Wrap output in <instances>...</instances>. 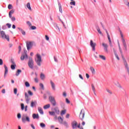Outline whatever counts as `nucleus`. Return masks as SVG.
<instances>
[{"label": "nucleus", "instance_id": "c85d7f7f", "mask_svg": "<svg viewBox=\"0 0 129 129\" xmlns=\"http://www.w3.org/2000/svg\"><path fill=\"white\" fill-rule=\"evenodd\" d=\"M0 33L2 38H4V37L6 36V33H5V31H2L1 32H0Z\"/></svg>", "mask_w": 129, "mask_h": 129}, {"label": "nucleus", "instance_id": "1a4fd4ad", "mask_svg": "<svg viewBox=\"0 0 129 129\" xmlns=\"http://www.w3.org/2000/svg\"><path fill=\"white\" fill-rule=\"evenodd\" d=\"M102 45L103 47H104V49L106 53H107L108 52V50L107 49V48L108 47V45H107V44H105V43H103Z\"/></svg>", "mask_w": 129, "mask_h": 129}, {"label": "nucleus", "instance_id": "c9c22d12", "mask_svg": "<svg viewBox=\"0 0 129 129\" xmlns=\"http://www.w3.org/2000/svg\"><path fill=\"white\" fill-rule=\"evenodd\" d=\"M65 113H66V110H63L61 111L60 114L61 115H63Z\"/></svg>", "mask_w": 129, "mask_h": 129}, {"label": "nucleus", "instance_id": "a19ab883", "mask_svg": "<svg viewBox=\"0 0 129 129\" xmlns=\"http://www.w3.org/2000/svg\"><path fill=\"white\" fill-rule=\"evenodd\" d=\"M8 9L9 10H12V9H13V5H12V4H9L8 5Z\"/></svg>", "mask_w": 129, "mask_h": 129}, {"label": "nucleus", "instance_id": "f8f14e48", "mask_svg": "<svg viewBox=\"0 0 129 129\" xmlns=\"http://www.w3.org/2000/svg\"><path fill=\"white\" fill-rule=\"evenodd\" d=\"M26 46H27V50H30V49H31V48L32 47V42H27Z\"/></svg>", "mask_w": 129, "mask_h": 129}, {"label": "nucleus", "instance_id": "8fccbe9b", "mask_svg": "<svg viewBox=\"0 0 129 129\" xmlns=\"http://www.w3.org/2000/svg\"><path fill=\"white\" fill-rule=\"evenodd\" d=\"M18 92V89L17 88L14 89V94H17Z\"/></svg>", "mask_w": 129, "mask_h": 129}, {"label": "nucleus", "instance_id": "f704fd0d", "mask_svg": "<svg viewBox=\"0 0 129 129\" xmlns=\"http://www.w3.org/2000/svg\"><path fill=\"white\" fill-rule=\"evenodd\" d=\"M39 85L40 86V87L42 88V90H44L45 89V88L44 87V85L42 83H40Z\"/></svg>", "mask_w": 129, "mask_h": 129}, {"label": "nucleus", "instance_id": "423d86ee", "mask_svg": "<svg viewBox=\"0 0 129 129\" xmlns=\"http://www.w3.org/2000/svg\"><path fill=\"white\" fill-rule=\"evenodd\" d=\"M58 119L60 123L64 124V125L66 126V127H68V123H67L66 121L63 122V118H62V117L59 116L58 117Z\"/></svg>", "mask_w": 129, "mask_h": 129}, {"label": "nucleus", "instance_id": "7ed1b4c3", "mask_svg": "<svg viewBox=\"0 0 129 129\" xmlns=\"http://www.w3.org/2000/svg\"><path fill=\"white\" fill-rule=\"evenodd\" d=\"M28 66L29 68H31V69H33V68H34V60H33V58H32V57L29 58Z\"/></svg>", "mask_w": 129, "mask_h": 129}, {"label": "nucleus", "instance_id": "ea45409f", "mask_svg": "<svg viewBox=\"0 0 129 129\" xmlns=\"http://www.w3.org/2000/svg\"><path fill=\"white\" fill-rule=\"evenodd\" d=\"M25 86L26 87H30V84L28 82H25Z\"/></svg>", "mask_w": 129, "mask_h": 129}, {"label": "nucleus", "instance_id": "473e14b6", "mask_svg": "<svg viewBox=\"0 0 129 129\" xmlns=\"http://www.w3.org/2000/svg\"><path fill=\"white\" fill-rule=\"evenodd\" d=\"M92 89L94 93H95V87H94V84H92Z\"/></svg>", "mask_w": 129, "mask_h": 129}, {"label": "nucleus", "instance_id": "72a5a7b5", "mask_svg": "<svg viewBox=\"0 0 129 129\" xmlns=\"http://www.w3.org/2000/svg\"><path fill=\"white\" fill-rule=\"evenodd\" d=\"M16 66H17L16 64H12L11 69H12V70H15V69H16Z\"/></svg>", "mask_w": 129, "mask_h": 129}, {"label": "nucleus", "instance_id": "49530a36", "mask_svg": "<svg viewBox=\"0 0 129 129\" xmlns=\"http://www.w3.org/2000/svg\"><path fill=\"white\" fill-rule=\"evenodd\" d=\"M28 94L30 95L31 96H32L33 95V92H32L31 91H28Z\"/></svg>", "mask_w": 129, "mask_h": 129}, {"label": "nucleus", "instance_id": "a878e982", "mask_svg": "<svg viewBox=\"0 0 129 129\" xmlns=\"http://www.w3.org/2000/svg\"><path fill=\"white\" fill-rule=\"evenodd\" d=\"M4 39H6L8 41V42H10V36L9 35H6L5 36L3 37Z\"/></svg>", "mask_w": 129, "mask_h": 129}, {"label": "nucleus", "instance_id": "9d476101", "mask_svg": "<svg viewBox=\"0 0 129 129\" xmlns=\"http://www.w3.org/2000/svg\"><path fill=\"white\" fill-rule=\"evenodd\" d=\"M105 31L107 34V38H108V40L109 41V43L110 44V45H111V40L110 39V36H109V34L108 33V32H107V30L105 29Z\"/></svg>", "mask_w": 129, "mask_h": 129}, {"label": "nucleus", "instance_id": "e433bc0d", "mask_svg": "<svg viewBox=\"0 0 129 129\" xmlns=\"http://www.w3.org/2000/svg\"><path fill=\"white\" fill-rule=\"evenodd\" d=\"M49 114H50V115H55V114H56L55 113V112H54V111H49Z\"/></svg>", "mask_w": 129, "mask_h": 129}, {"label": "nucleus", "instance_id": "2f4dec72", "mask_svg": "<svg viewBox=\"0 0 129 129\" xmlns=\"http://www.w3.org/2000/svg\"><path fill=\"white\" fill-rule=\"evenodd\" d=\"M58 8L60 13H62V6H61V4L60 3L58 4Z\"/></svg>", "mask_w": 129, "mask_h": 129}, {"label": "nucleus", "instance_id": "f3484780", "mask_svg": "<svg viewBox=\"0 0 129 129\" xmlns=\"http://www.w3.org/2000/svg\"><path fill=\"white\" fill-rule=\"evenodd\" d=\"M38 110L40 114H44V111H43V109L41 107H38Z\"/></svg>", "mask_w": 129, "mask_h": 129}, {"label": "nucleus", "instance_id": "680f3d73", "mask_svg": "<svg viewBox=\"0 0 129 129\" xmlns=\"http://www.w3.org/2000/svg\"><path fill=\"white\" fill-rule=\"evenodd\" d=\"M63 95L64 96V97H66V96H67V94L66 93V92L63 93Z\"/></svg>", "mask_w": 129, "mask_h": 129}, {"label": "nucleus", "instance_id": "cd10ccee", "mask_svg": "<svg viewBox=\"0 0 129 129\" xmlns=\"http://www.w3.org/2000/svg\"><path fill=\"white\" fill-rule=\"evenodd\" d=\"M36 105V101H32L31 103V107H34Z\"/></svg>", "mask_w": 129, "mask_h": 129}, {"label": "nucleus", "instance_id": "79ce46f5", "mask_svg": "<svg viewBox=\"0 0 129 129\" xmlns=\"http://www.w3.org/2000/svg\"><path fill=\"white\" fill-rule=\"evenodd\" d=\"M97 30L98 32L100 33V35H102V32H101V31H100V29L99 28H98Z\"/></svg>", "mask_w": 129, "mask_h": 129}, {"label": "nucleus", "instance_id": "a18cd8bd", "mask_svg": "<svg viewBox=\"0 0 129 129\" xmlns=\"http://www.w3.org/2000/svg\"><path fill=\"white\" fill-rule=\"evenodd\" d=\"M11 20H12V22H15V21H16V17H11Z\"/></svg>", "mask_w": 129, "mask_h": 129}, {"label": "nucleus", "instance_id": "58836bf2", "mask_svg": "<svg viewBox=\"0 0 129 129\" xmlns=\"http://www.w3.org/2000/svg\"><path fill=\"white\" fill-rule=\"evenodd\" d=\"M40 125L41 127H42V128L45 127V126H46V125H45V124L43 123H40Z\"/></svg>", "mask_w": 129, "mask_h": 129}, {"label": "nucleus", "instance_id": "de8ad7c7", "mask_svg": "<svg viewBox=\"0 0 129 129\" xmlns=\"http://www.w3.org/2000/svg\"><path fill=\"white\" fill-rule=\"evenodd\" d=\"M6 26H7V27H8L9 29H10V28H11V27H12V25L11 24H10L9 23H7L6 24Z\"/></svg>", "mask_w": 129, "mask_h": 129}, {"label": "nucleus", "instance_id": "39448f33", "mask_svg": "<svg viewBox=\"0 0 129 129\" xmlns=\"http://www.w3.org/2000/svg\"><path fill=\"white\" fill-rule=\"evenodd\" d=\"M120 33L121 35V37L122 38V42L123 45L125 48V50L126 51V50H127L126 43H125V40H124V38H123V36L122 35V32H121V31L120 30Z\"/></svg>", "mask_w": 129, "mask_h": 129}, {"label": "nucleus", "instance_id": "2eb2a0df", "mask_svg": "<svg viewBox=\"0 0 129 129\" xmlns=\"http://www.w3.org/2000/svg\"><path fill=\"white\" fill-rule=\"evenodd\" d=\"M32 117L34 119H35V118H37V119H39V116L38 114H33Z\"/></svg>", "mask_w": 129, "mask_h": 129}, {"label": "nucleus", "instance_id": "4be33fe9", "mask_svg": "<svg viewBox=\"0 0 129 129\" xmlns=\"http://www.w3.org/2000/svg\"><path fill=\"white\" fill-rule=\"evenodd\" d=\"M99 58H100V59L103 60L104 61H105V60H106V57H105V56L104 55H99Z\"/></svg>", "mask_w": 129, "mask_h": 129}, {"label": "nucleus", "instance_id": "ddd939ff", "mask_svg": "<svg viewBox=\"0 0 129 129\" xmlns=\"http://www.w3.org/2000/svg\"><path fill=\"white\" fill-rule=\"evenodd\" d=\"M53 111L55 114H59L60 113V110H59V108H58V107L54 108L53 109Z\"/></svg>", "mask_w": 129, "mask_h": 129}, {"label": "nucleus", "instance_id": "bb28decb", "mask_svg": "<svg viewBox=\"0 0 129 129\" xmlns=\"http://www.w3.org/2000/svg\"><path fill=\"white\" fill-rule=\"evenodd\" d=\"M50 104H48L47 105H44L43 107V108L44 109H47V108H50Z\"/></svg>", "mask_w": 129, "mask_h": 129}, {"label": "nucleus", "instance_id": "052dcab7", "mask_svg": "<svg viewBox=\"0 0 129 129\" xmlns=\"http://www.w3.org/2000/svg\"><path fill=\"white\" fill-rule=\"evenodd\" d=\"M17 117H18V118H21V114L20 113H18L17 114Z\"/></svg>", "mask_w": 129, "mask_h": 129}, {"label": "nucleus", "instance_id": "37998d69", "mask_svg": "<svg viewBox=\"0 0 129 129\" xmlns=\"http://www.w3.org/2000/svg\"><path fill=\"white\" fill-rule=\"evenodd\" d=\"M70 5H71V6H75L76 5V3H75V1L71 2L70 3Z\"/></svg>", "mask_w": 129, "mask_h": 129}, {"label": "nucleus", "instance_id": "f03ea898", "mask_svg": "<svg viewBox=\"0 0 129 129\" xmlns=\"http://www.w3.org/2000/svg\"><path fill=\"white\" fill-rule=\"evenodd\" d=\"M48 99L50 102H51V104L53 105V106H55V105H56V100H55V97L52 96H49L48 97Z\"/></svg>", "mask_w": 129, "mask_h": 129}, {"label": "nucleus", "instance_id": "c03bdc74", "mask_svg": "<svg viewBox=\"0 0 129 129\" xmlns=\"http://www.w3.org/2000/svg\"><path fill=\"white\" fill-rule=\"evenodd\" d=\"M34 81L36 83H38V82H39V80H38V78H37V77L35 78H34Z\"/></svg>", "mask_w": 129, "mask_h": 129}, {"label": "nucleus", "instance_id": "0e129e2a", "mask_svg": "<svg viewBox=\"0 0 129 129\" xmlns=\"http://www.w3.org/2000/svg\"><path fill=\"white\" fill-rule=\"evenodd\" d=\"M27 110H28V106L26 105V106H25V111H27Z\"/></svg>", "mask_w": 129, "mask_h": 129}, {"label": "nucleus", "instance_id": "bf43d9fd", "mask_svg": "<svg viewBox=\"0 0 129 129\" xmlns=\"http://www.w3.org/2000/svg\"><path fill=\"white\" fill-rule=\"evenodd\" d=\"M115 57L117 58V60H119V57H118V55L116 54L115 53Z\"/></svg>", "mask_w": 129, "mask_h": 129}, {"label": "nucleus", "instance_id": "3c124183", "mask_svg": "<svg viewBox=\"0 0 129 129\" xmlns=\"http://www.w3.org/2000/svg\"><path fill=\"white\" fill-rule=\"evenodd\" d=\"M27 24L29 26V27H31V26H32V24H31V22H30V21L27 22Z\"/></svg>", "mask_w": 129, "mask_h": 129}, {"label": "nucleus", "instance_id": "69168bd1", "mask_svg": "<svg viewBox=\"0 0 129 129\" xmlns=\"http://www.w3.org/2000/svg\"><path fill=\"white\" fill-rule=\"evenodd\" d=\"M86 78H87V79H88L89 78V75L88 74H86Z\"/></svg>", "mask_w": 129, "mask_h": 129}, {"label": "nucleus", "instance_id": "603ef678", "mask_svg": "<svg viewBox=\"0 0 129 129\" xmlns=\"http://www.w3.org/2000/svg\"><path fill=\"white\" fill-rule=\"evenodd\" d=\"M106 91H107V92H108L110 94H112V93L111 92V91H110V90H109V89H107Z\"/></svg>", "mask_w": 129, "mask_h": 129}, {"label": "nucleus", "instance_id": "a211bd4d", "mask_svg": "<svg viewBox=\"0 0 129 129\" xmlns=\"http://www.w3.org/2000/svg\"><path fill=\"white\" fill-rule=\"evenodd\" d=\"M115 85L118 87V88H120L121 89H122V87L121 86V85L119 84L118 82H116V83H114Z\"/></svg>", "mask_w": 129, "mask_h": 129}, {"label": "nucleus", "instance_id": "13d9d810", "mask_svg": "<svg viewBox=\"0 0 129 129\" xmlns=\"http://www.w3.org/2000/svg\"><path fill=\"white\" fill-rule=\"evenodd\" d=\"M55 27H56V28H57V29H58L59 32H60V28H59V26H58V24H55Z\"/></svg>", "mask_w": 129, "mask_h": 129}, {"label": "nucleus", "instance_id": "4c0bfd02", "mask_svg": "<svg viewBox=\"0 0 129 129\" xmlns=\"http://www.w3.org/2000/svg\"><path fill=\"white\" fill-rule=\"evenodd\" d=\"M21 106L22 110H24L25 109V105L23 103H21Z\"/></svg>", "mask_w": 129, "mask_h": 129}, {"label": "nucleus", "instance_id": "09e8293b", "mask_svg": "<svg viewBox=\"0 0 129 129\" xmlns=\"http://www.w3.org/2000/svg\"><path fill=\"white\" fill-rule=\"evenodd\" d=\"M66 101L67 103H68V104L70 103V101H69V99H68V98L66 99Z\"/></svg>", "mask_w": 129, "mask_h": 129}, {"label": "nucleus", "instance_id": "dca6fc26", "mask_svg": "<svg viewBox=\"0 0 129 129\" xmlns=\"http://www.w3.org/2000/svg\"><path fill=\"white\" fill-rule=\"evenodd\" d=\"M25 58H28V55L27 54H25V55L24 54H22L20 57L21 60H25Z\"/></svg>", "mask_w": 129, "mask_h": 129}, {"label": "nucleus", "instance_id": "774afa93", "mask_svg": "<svg viewBox=\"0 0 129 129\" xmlns=\"http://www.w3.org/2000/svg\"><path fill=\"white\" fill-rule=\"evenodd\" d=\"M69 116H70V115L69 114H67L66 115L67 118H69Z\"/></svg>", "mask_w": 129, "mask_h": 129}, {"label": "nucleus", "instance_id": "4468645a", "mask_svg": "<svg viewBox=\"0 0 129 129\" xmlns=\"http://www.w3.org/2000/svg\"><path fill=\"white\" fill-rule=\"evenodd\" d=\"M25 98L26 103H29V102L30 101V98H29V96L28 95V94H27V93H25Z\"/></svg>", "mask_w": 129, "mask_h": 129}, {"label": "nucleus", "instance_id": "4d7b16f0", "mask_svg": "<svg viewBox=\"0 0 129 129\" xmlns=\"http://www.w3.org/2000/svg\"><path fill=\"white\" fill-rule=\"evenodd\" d=\"M45 39L46 41H49V36H48V35H45Z\"/></svg>", "mask_w": 129, "mask_h": 129}, {"label": "nucleus", "instance_id": "338daca9", "mask_svg": "<svg viewBox=\"0 0 129 129\" xmlns=\"http://www.w3.org/2000/svg\"><path fill=\"white\" fill-rule=\"evenodd\" d=\"M31 126L33 129H35V126H34V125L33 124H31Z\"/></svg>", "mask_w": 129, "mask_h": 129}, {"label": "nucleus", "instance_id": "6e6d98bb", "mask_svg": "<svg viewBox=\"0 0 129 129\" xmlns=\"http://www.w3.org/2000/svg\"><path fill=\"white\" fill-rule=\"evenodd\" d=\"M32 30H36L37 29V27L36 26H31Z\"/></svg>", "mask_w": 129, "mask_h": 129}, {"label": "nucleus", "instance_id": "393cba45", "mask_svg": "<svg viewBox=\"0 0 129 129\" xmlns=\"http://www.w3.org/2000/svg\"><path fill=\"white\" fill-rule=\"evenodd\" d=\"M90 70L92 73V74H95V70L92 67H90Z\"/></svg>", "mask_w": 129, "mask_h": 129}, {"label": "nucleus", "instance_id": "5fc2aeb1", "mask_svg": "<svg viewBox=\"0 0 129 129\" xmlns=\"http://www.w3.org/2000/svg\"><path fill=\"white\" fill-rule=\"evenodd\" d=\"M14 13H15V11L12 10L10 11V12H9V14H11L12 15V14H14Z\"/></svg>", "mask_w": 129, "mask_h": 129}, {"label": "nucleus", "instance_id": "f257e3e1", "mask_svg": "<svg viewBox=\"0 0 129 129\" xmlns=\"http://www.w3.org/2000/svg\"><path fill=\"white\" fill-rule=\"evenodd\" d=\"M35 61L38 66H41L42 63V56L39 53L36 54V58H35Z\"/></svg>", "mask_w": 129, "mask_h": 129}, {"label": "nucleus", "instance_id": "b1692460", "mask_svg": "<svg viewBox=\"0 0 129 129\" xmlns=\"http://www.w3.org/2000/svg\"><path fill=\"white\" fill-rule=\"evenodd\" d=\"M61 22L63 24V27H64V29H68V28H69V25H68L67 23L64 24L63 22L61 21Z\"/></svg>", "mask_w": 129, "mask_h": 129}, {"label": "nucleus", "instance_id": "20e7f679", "mask_svg": "<svg viewBox=\"0 0 129 129\" xmlns=\"http://www.w3.org/2000/svg\"><path fill=\"white\" fill-rule=\"evenodd\" d=\"M22 120L23 122H26V121L30 122V117H29V116H27V115L24 114L22 116Z\"/></svg>", "mask_w": 129, "mask_h": 129}, {"label": "nucleus", "instance_id": "412c9836", "mask_svg": "<svg viewBox=\"0 0 129 129\" xmlns=\"http://www.w3.org/2000/svg\"><path fill=\"white\" fill-rule=\"evenodd\" d=\"M4 68H5V72L4 76H5V77H6V75L8 74V67L6 65L4 66Z\"/></svg>", "mask_w": 129, "mask_h": 129}, {"label": "nucleus", "instance_id": "864d4df0", "mask_svg": "<svg viewBox=\"0 0 129 129\" xmlns=\"http://www.w3.org/2000/svg\"><path fill=\"white\" fill-rule=\"evenodd\" d=\"M125 5H126V6H127L129 7V2H128L125 1Z\"/></svg>", "mask_w": 129, "mask_h": 129}, {"label": "nucleus", "instance_id": "e2e57ef3", "mask_svg": "<svg viewBox=\"0 0 129 129\" xmlns=\"http://www.w3.org/2000/svg\"><path fill=\"white\" fill-rule=\"evenodd\" d=\"M3 59H0V65H3Z\"/></svg>", "mask_w": 129, "mask_h": 129}, {"label": "nucleus", "instance_id": "9b49d317", "mask_svg": "<svg viewBox=\"0 0 129 129\" xmlns=\"http://www.w3.org/2000/svg\"><path fill=\"white\" fill-rule=\"evenodd\" d=\"M78 123H77V122L76 121H73L72 122V126L73 127V128H76V127H77V124Z\"/></svg>", "mask_w": 129, "mask_h": 129}, {"label": "nucleus", "instance_id": "7c9ffc66", "mask_svg": "<svg viewBox=\"0 0 129 129\" xmlns=\"http://www.w3.org/2000/svg\"><path fill=\"white\" fill-rule=\"evenodd\" d=\"M27 7L30 11H32V8H31V5H30V3H27Z\"/></svg>", "mask_w": 129, "mask_h": 129}, {"label": "nucleus", "instance_id": "5701e85b", "mask_svg": "<svg viewBox=\"0 0 129 129\" xmlns=\"http://www.w3.org/2000/svg\"><path fill=\"white\" fill-rule=\"evenodd\" d=\"M40 78H41V80H45V75L43 73H41Z\"/></svg>", "mask_w": 129, "mask_h": 129}, {"label": "nucleus", "instance_id": "6e6552de", "mask_svg": "<svg viewBox=\"0 0 129 129\" xmlns=\"http://www.w3.org/2000/svg\"><path fill=\"white\" fill-rule=\"evenodd\" d=\"M90 46L93 49V51H95V46H96V43L93 42V41L90 40Z\"/></svg>", "mask_w": 129, "mask_h": 129}, {"label": "nucleus", "instance_id": "c756f323", "mask_svg": "<svg viewBox=\"0 0 129 129\" xmlns=\"http://www.w3.org/2000/svg\"><path fill=\"white\" fill-rule=\"evenodd\" d=\"M22 73V71L21 70H18L16 74V76H19V75H20V73Z\"/></svg>", "mask_w": 129, "mask_h": 129}, {"label": "nucleus", "instance_id": "aec40b11", "mask_svg": "<svg viewBox=\"0 0 129 129\" xmlns=\"http://www.w3.org/2000/svg\"><path fill=\"white\" fill-rule=\"evenodd\" d=\"M17 29L21 32L22 35H23L24 36H25V35H26V32H25V31L23 30V29H22V28L18 27V28H17Z\"/></svg>", "mask_w": 129, "mask_h": 129}, {"label": "nucleus", "instance_id": "6ab92c4d", "mask_svg": "<svg viewBox=\"0 0 129 129\" xmlns=\"http://www.w3.org/2000/svg\"><path fill=\"white\" fill-rule=\"evenodd\" d=\"M50 84L53 90H55L56 89L55 88V84L54 82H53L52 81H50Z\"/></svg>", "mask_w": 129, "mask_h": 129}, {"label": "nucleus", "instance_id": "0eeeda50", "mask_svg": "<svg viewBox=\"0 0 129 129\" xmlns=\"http://www.w3.org/2000/svg\"><path fill=\"white\" fill-rule=\"evenodd\" d=\"M84 116H85V112L83 109H82L80 113L79 117L81 120H83V119H84Z\"/></svg>", "mask_w": 129, "mask_h": 129}]
</instances>
